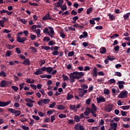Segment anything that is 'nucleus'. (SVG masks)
<instances>
[{
  "label": "nucleus",
  "mask_w": 130,
  "mask_h": 130,
  "mask_svg": "<svg viewBox=\"0 0 130 130\" xmlns=\"http://www.w3.org/2000/svg\"><path fill=\"white\" fill-rule=\"evenodd\" d=\"M95 29L98 30H102L103 29V27L102 26H96Z\"/></svg>",
  "instance_id": "obj_56"
},
{
  "label": "nucleus",
  "mask_w": 130,
  "mask_h": 130,
  "mask_svg": "<svg viewBox=\"0 0 130 130\" xmlns=\"http://www.w3.org/2000/svg\"><path fill=\"white\" fill-rule=\"evenodd\" d=\"M46 62V60L44 59H42L40 62V66H42L43 64H44Z\"/></svg>",
  "instance_id": "obj_28"
},
{
  "label": "nucleus",
  "mask_w": 130,
  "mask_h": 130,
  "mask_svg": "<svg viewBox=\"0 0 130 130\" xmlns=\"http://www.w3.org/2000/svg\"><path fill=\"white\" fill-rule=\"evenodd\" d=\"M90 112H91V111L90 108H85V112H84V115H86V116H88Z\"/></svg>",
  "instance_id": "obj_13"
},
{
  "label": "nucleus",
  "mask_w": 130,
  "mask_h": 130,
  "mask_svg": "<svg viewBox=\"0 0 130 130\" xmlns=\"http://www.w3.org/2000/svg\"><path fill=\"white\" fill-rule=\"evenodd\" d=\"M93 9L92 8H89L87 9V10H86V14L89 15L91 11H92Z\"/></svg>",
  "instance_id": "obj_35"
},
{
  "label": "nucleus",
  "mask_w": 130,
  "mask_h": 130,
  "mask_svg": "<svg viewBox=\"0 0 130 130\" xmlns=\"http://www.w3.org/2000/svg\"><path fill=\"white\" fill-rule=\"evenodd\" d=\"M90 68L89 66L84 67V71H90Z\"/></svg>",
  "instance_id": "obj_61"
},
{
  "label": "nucleus",
  "mask_w": 130,
  "mask_h": 130,
  "mask_svg": "<svg viewBox=\"0 0 130 130\" xmlns=\"http://www.w3.org/2000/svg\"><path fill=\"white\" fill-rule=\"evenodd\" d=\"M43 20H54L53 18L50 17V13H48L47 15H46L42 19Z\"/></svg>",
  "instance_id": "obj_11"
},
{
  "label": "nucleus",
  "mask_w": 130,
  "mask_h": 130,
  "mask_svg": "<svg viewBox=\"0 0 130 130\" xmlns=\"http://www.w3.org/2000/svg\"><path fill=\"white\" fill-rule=\"evenodd\" d=\"M2 76L3 77H6L7 76V75L5 72H4V71H2L0 73V77Z\"/></svg>",
  "instance_id": "obj_30"
},
{
  "label": "nucleus",
  "mask_w": 130,
  "mask_h": 130,
  "mask_svg": "<svg viewBox=\"0 0 130 130\" xmlns=\"http://www.w3.org/2000/svg\"><path fill=\"white\" fill-rule=\"evenodd\" d=\"M51 122H53L54 120H55V116L54 115H52L51 117Z\"/></svg>",
  "instance_id": "obj_63"
},
{
  "label": "nucleus",
  "mask_w": 130,
  "mask_h": 130,
  "mask_svg": "<svg viewBox=\"0 0 130 130\" xmlns=\"http://www.w3.org/2000/svg\"><path fill=\"white\" fill-rule=\"evenodd\" d=\"M127 112L121 111V114L122 116H127Z\"/></svg>",
  "instance_id": "obj_44"
},
{
  "label": "nucleus",
  "mask_w": 130,
  "mask_h": 130,
  "mask_svg": "<svg viewBox=\"0 0 130 130\" xmlns=\"http://www.w3.org/2000/svg\"><path fill=\"white\" fill-rule=\"evenodd\" d=\"M80 123H77V124L75 125L74 129L75 130H80Z\"/></svg>",
  "instance_id": "obj_29"
},
{
  "label": "nucleus",
  "mask_w": 130,
  "mask_h": 130,
  "mask_svg": "<svg viewBox=\"0 0 130 130\" xmlns=\"http://www.w3.org/2000/svg\"><path fill=\"white\" fill-rule=\"evenodd\" d=\"M62 77L64 81H68L69 80V78L68 77V76L63 75Z\"/></svg>",
  "instance_id": "obj_39"
},
{
  "label": "nucleus",
  "mask_w": 130,
  "mask_h": 130,
  "mask_svg": "<svg viewBox=\"0 0 130 130\" xmlns=\"http://www.w3.org/2000/svg\"><path fill=\"white\" fill-rule=\"evenodd\" d=\"M63 4V0H59V2L54 4L56 7L59 8Z\"/></svg>",
  "instance_id": "obj_12"
},
{
  "label": "nucleus",
  "mask_w": 130,
  "mask_h": 130,
  "mask_svg": "<svg viewBox=\"0 0 130 130\" xmlns=\"http://www.w3.org/2000/svg\"><path fill=\"white\" fill-rule=\"evenodd\" d=\"M64 108L65 107L62 105H59L57 106V109H59V110H63Z\"/></svg>",
  "instance_id": "obj_26"
},
{
  "label": "nucleus",
  "mask_w": 130,
  "mask_h": 130,
  "mask_svg": "<svg viewBox=\"0 0 130 130\" xmlns=\"http://www.w3.org/2000/svg\"><path fill=\"white\" fill-rule=\"evenodd\" d=\"M20 21L23 24H26L27 23V21H26L25 19H20Z\"/></svg>",
  "instance_id": "obj_64"
},
{
  "label": "nucleus",
  "mask_w": 130,
  "mask_h": 130,
  "mask_svg": "<svg viewBox=\"0 0 130 130\" xmlns=\"http://www.w3.org/2000/svg\"><path fill=\"white\" fill-rule=\"evenodd\" d=\"M48 28L50 30V31L49 32V36L51 38H53L54 37V29L51 26H49Z\"/></svg>",
  "instance_id": "obj_10"
},
{
  "label": "nucleus",
  "mask_w": 130,
  "mask_h": 130,
  "mask_svg": "<svg viewBox=\"0 0 130 130\" xmlns=\"http://www.w3.org/2000/svg\"><path fill=\"white\" fill-rule=\"evenodd\" d=\"M12 89H13L15 91H17L19 89V88L16 86H12Z\"/></svg>",
  "instance_id": "obj_54"
},
{
  "label": "nucleus",
  "mask_w": 130,
  "mask_h": 130,
  "mask_svg": "<svg viewBox=\"0 0 130 130\" xmlns=\"http://www.w3.org/2000/svg\"><path fill=\"white\" fill-rule=\"evenodd\" d=\"M41 48L42 49H44V50H49L51 48V47H49V46H42Z\"/></svg>",
  "instance_id": "obj_37"
},
{
  "label": "nucleus",
  "mask_w": 130,
  "mask_h": 130,
  "mask_svg": "<svg viewBox=\"0 0 130 130\" xmlns=\"http://www.w3.org/2000/svg\"><path fill=\"white\" fill-rule=\"evenodd\" d=\"M125 82L123 81H118V83H117V85H118V88L119 89H122L124 88V85L123 84H125Z\"/></svg>",
  "instance_id": "obj_9"
},
{
  "label": "nucleus",
  "mask_w": 130,
  "mask_h": 130,
  "mask_svg": "<svg viewBox=\"0 0 130 130\" xmlns=\"http://www.w3.org/2000/svg\"><path fill=\"white\" fill-rule=\"evenodd\" d=\"M39 91L40 92V93H41L42 95H43V96H45V95H46V93L45 92L44 90L43 89H40Z\"/></svg>",
  "instance_id": "obj_52"
},
{
  "label": "nucleus",
  "mask_w": 130,
  "mask_h": 130,
  "mask_svg": "<svg viewBox=\"0 0 130 130\" xmlns=\"http://www.w3.org/2000/svg\"><path fill=\"white\" fill-rule=\"evenodd\" d=\"M74 119L76 121V122H79L80 121V117L78 115H76L74 117Z\"/></svg>",
  "instance_id": "obj_23"
},
{
  "label": "nucleus",
  "mask_w": 130,
  "mask_h": 130,
  "mask_svg": "<svg viewBox=\"0 0 130 130\" xmlns=\"http://www.w3.org/2000/svg\"><path fill=\"white\" fill-rule=\"evenodd\" d=\"M127 97L128 92L126 90H122L118 95V98H121V99L127 98Z\"/></svg>",
  "instance_id": "obj_2"
},
{
  "label": "nucleus",
  "mask_w": 130,
  "mask_h": 130,
  "mask_svg": "<svg viewBox=\"0 0 130 130\" xmlns=\"http://www.w3.org/2000/svg\"><path fill=\"white\" fill-rule=\"evenodd\" d=\"M17 42L21 43H24L25 41L27 40V38L25 37H20V36L17 37Z\"/></svg>",
  "instance_id": "obj_5"
},
{
  "label": "nucleus",
  "mask_w": 130,
  "mask_h": 130,
  "mask_svg": "<svg viewBox=\"0 0 130 130\" xmlns=\"http://www.w3.org/2000/svg\"><path fill=\"white\" fill-rule=\"evenodd\" d=\"M82 25H80L79 24H77V28H79L80 29H82L84 27V25L83 24H81Z\"/></svg>",
  "instance_id": "obj_47"
},
{
  "label": "nucleus",
  "mask_w": 130,
  "mask_h": 130,
  "mask_svg": "<svg viewBox=\"0 0 130 130\" xmlns=\"http://www.w3.org/2000/svg\"><path fill=\"white\" fill-rule=\"evenodd\" d=\"M25 101H26V102H29V103H34L35 102L34 101H32L31 99L28 98L25 99Z\"/></svg>",
  "instance_id": "obj_38"
},
{
  "label": "nucleus",
  "mask_w": 130,
  "mask_h": 130,
  "mask_svg": "<svg viewBox=\"0 0 130 130\" xmlns=\"http://www.w3.org/2000/svg\"><path fill=\"white\" fill-rule=\"evenodd\" d=\"M55 105H56V103L54 102L52 104L50 105L49 108H54V107L55 106Z\"/></svg>",
  "instance_id": "obj_49"
},
{
  "label": "nucleus",
  "mask_w": 130,
  "mask_h": 130,
  "mask_svg": "<svg viewBox=\"0 0 130 130\" xmlns=\"http://www.w3.org/2000/svg\"><path fill=\"white\" fill-rule=\"evenodd\" d=\"M30 61L29 60V59L28 58H25L23 62H22V63L24 65H26V66H28L30 64Z\"/></svg>",
  "instance_id": "obj_14"
},
{
  "label": "nucleus",
  "mask_w": 130,
  "mask_h": 130,
  "mask_svg": "<svg viewBox=\"0 0 130 130\" xmlns=\"http://www.w3.org/2000/svg\"><path fill=\"white\" fill-rule=\"evenodd\" d=\"M30 37L32 40H35L36 39L37 36L34 35H31Z\"/></svg>",
  "instance_id": "obj_60"
},
{
  "label": "nucleus",
  "mask_w": 130,
  "mask_h": 130,
  "mask_svg": "<svg viewBox=\"0 0 130 130\" xmlns=\"http://www.w3.org/2000/svg\"><path fill=\"white\" fill-rule=\"evenodd\" d=\"M97 76H98L97 69L96 68H94V69L92 70V77H96Z\"/></svg>",
  "instance_id": "obj_18"
},
{
  "label": "nucleus",
  "mask_w": 130,
  "mask_h": 130,
  "mask_svg": "<svg viewBox=\"0 0 130 130\" xmlns=\"http://www.w3.org/2000/svg\"><path fill=\"white\" fill-rule=\"evenodd\" d=\"M91 107L92 108V109H93L94 111H96L97 108L96 107L94 103H92V104H91Z\"/></svg>",
  "instance_id": "obj_41"
},
{
  "label": "nucleus",
  "mask_w": 130,
  "mask_h": 130,
  "mask_svg": "<svg viewBox=\"0 0 130 130\" xmlns=\"http://www.w3.org/2000/svg\"><path fill=\"white\" fill-rule=\"evenodd\" d=\"M100 52L102 54H105L107 52L106 48L104 47H103L100 49Z\"/></svg>",
  "instance_id": "obj_17"
},
{
  "label": "nucleus",
  "mask_w": 130,
  "mask_h": 130,
  "mask_svg": "<svg viewBox=\"0 0 130 130\" xmlns=\"http://www.w3.org/2000/svg\"><path fill=\"white\" fill-rule=\"evenodd\" d=\"M75 53L74 51H71L68 53V56H73Z\"/></svg>",
  "instance_id": "obj_58"
},
{
  "label": "nucleus",
  "mask_w": 130,
  "mask_h": 130,
  "mask_svg": "<svg viewBox=\"0 0 130 130\" xmlns=\"http://www.w3.org/2000/svg\"><path fill=\"white\" fill-rule=\"evenodd\" d=\"M108 82H109L110 84H112V83H115L116 81L114 79H111L110 80H109V81H108Z\"/></svg>",
  "instance_id": "obj_33"
},
{
  "label": "nucleus",
  "mask_w": 130,
  "mask_h": 130,
  "mask_svg": "<svg viewBox=\"0 0 130 130\" xmlns=\"http://www.w3.org/2000/svg\"><path fill=\"white\" fill-rule=\"evenodd\" d=\"M113 108V105L112 104H109L106 106V111L107 112H111Z\"/></svg>",
  "instance_id": "obj_6"
},
{
  "label": "nucleus",
  "mask_w": 130,
  "mask_h": 130,
  "mask_svg": "<svg viewBox=\"0 0 130 130\" xmlns=\"http://www.w3.org/2000/svg\"><path fill=\"white\" fill-rule=\"evenodd\" d=\"M79 96L80 97H83L84 96V93H83V89L82 88H79Z\"/></svg>",
  "instance_id": "obj_20"
},
{
  "label": "nucleus",
  "mask_w": 130,
  "mask_h": 130,
  "mask_svg": "<svg viewBox=\"0 0 130 130\" xmlns=\"http://www.w3.org/2000/svg\"><path fill=\"white\" fill-rule=\"evenodd\" d=\"M72 98H74V96L72 94H68L67 97V100H71V99H72Z\"/></svg>",
  "instance_id": "obj_32"
},
{
  "label": "nucleus",
  "mask_w": 130,
  "mask_h": 130,
  "mask_svg": "<svg viewBox=\"0 0 130 130\" xmlns=\"http://www.w3.org/2000/svg\"><path fill=\"white\" fill-rule=\"evenodd\" d=\"M78 13L76 12L75 10H73L71 12V15L73 16H76L77 15Z\"/></svg>",
  "instance_id": "obj_55"
},
{
  "label": "nucleus",
  "mask_w": 130,
  "mask_h": 130,
  "mask_svg": "<svg viewBox=\"0 0 130 130\" xmlns=\"http://www.w3.org/2000/svg\"><path fill=\"white\" fill-rule=\"evenodd\" d=\"M129 15H130V13H127L126 14L123 15L124 20H127V19L129 18Z\"/></svg>",
  "instance_id": "obj_24"
},
{
  "label": "nucleus",
  "mask_w": 130,
  "mask_h": 130,
  "mask_svg": "<svg viewBox=\"0 0 130 130\" xmlns=\"http://www.w3.org/2000/svg\"><path fill=\"white\" fill-rule=\"evenodd\" d=\"M61 10L65 11L67 10V6L66 4L62 5L60 6Z\"/></svg>",
  "instance_id": "obj_21"
},
{
  "label": "nucleus",
  "mask_w": 130,
  "mask_h": 130,
  "mask_svg": "<svg viewBox=\"0 0 130 130\" xmlns=\"http://www.w3.org/2000/svg\"><path fill=\"white\" fill-rule=\"evenodd\" d=\"M110 126L114 129V130H117L118 124L117 123H110Z\"/></svg>",
  "instance_id": "obj_15"
},
{
  "label": "nucleus",
  "mask_w": 130,
  "mask_h": 130,
  "mask_svg": "<svg viewBox=\"0 0 130 130\" xmlns=\"http://www.w3.org/2000/svg\"><path fill=\"white\" fill-rule=\"evenodd\" d=\"M12 82L7 81L6 80H2L0 83V86L1 87H5L6 86H8L10 84H11Z\"/></svg>",
  "instance_id": "obj_4"
},
{
  "label": "nucleus",
  "mask_w": 130,
  "mask_h": 130,
  "mask_svg": "<svg viewBox=\"0 0 130 130\" xmlns=\"http://www.w3.org/2000/svg\"><path fill=\"white\" fill-rule=\"evenodd\" d=\"M84 75L83 72H74L70 74L69 80L71 83H73L75 82V79H79Z\"/></svg>",
  "instance_id": "obj_1"
},
{
  "label": "nucleus",
  "mask_w": 130,
  "mask_h": 130,
  "mask_svg": "<svg viewBox=\"0 0 130 130\" xmlns=\"http://www.w3.org/2000/svg\"><path fill=\"white\" fill-rule=\"evenodd\" d=\"M122 109H123V110H126L127 109H129V108H130V106H123L121 107Z\"/></svg>",
  "instance_id": "obj_36"
},
{
  "label": "nucleus",
  "mask_w": 130,
  "mask_h": 130,
  "mask_svg": "<svg viewBox=\"0 0 130 130\" xmlns=\"http://www.w3.org/2000/svg\"><path fill=\"white\" fill-rule=\"evenodd\" d=\"M8 111H10L11 113L15 114V116H19L21 113L20 110H16L12 108H9Z\"/></svg>",
  "instance_id": "obj_3"
},
{
  "label": "nucleus",
  "mask_w": 130,
  "mask_h": 130,
  "mask_svg": "<svg viewBox=\"0 0 130 130\" xmlns=\"http://www.w3.org/2000/svg\"><path fill=\"white\" fill-rule=\"evenodd\" d=\"M25 83H22V84H19V87H20V90H21L23 88V86L24 85Z\"/></svg>",
  "instance_id": "obj_59"
},
{
  "label": "nucleus",
  "mask_w": 130,
  "mask_h": 130,
  "mask_svg": "<svg viewBox=\"0 0 130 130\" xmlns=\"http://www.w3.org/2000/svg\"><path fill=\"white\" fill-rule=\"evenodd\" d=\"M104 94H105L106 95H109L110 90L108 89H105V90H104Z\"/></svg>",
  "instance_id": "obj_27"
},
{
  "label": "nucleus",
  "mask_w": 130,
  "mask_h": 130,
  "mask_svg": "<svg viewBox=\"0 0 130 130\" xmlns=\"http://www.w3.org/2000/svg\"><path fill=\"white\" fill-rule=\"evenodd\" d=\"M59 118H66L67 116L65 114H61L59 115Z\"/></svg>",
  "instance_id": "obj_50"
},
{
  "label": "nucleus",
  "mask_w": 130,
  "mask_h": 130,
  "mask_svg": "<svg viewBox=\"0 0 130 130\" xmlns=\"http://www.w3.org/2000/svg\"><path fill=\"white\" fill-rule=\"evenodd\" d=\"M20 127L22 128L23 130H29V127L25 125L20 126Z\"/></svg>",
  "instance_id": "obj_34"
},
{
  "label": "nucleus",
  "mask_w": 130,
  "mask_h": 130,
  "mask_svg": "<svg viewBox=\"0 0 130 130\" xmlns=\"http://www.w3.org/2000/svg\"><path fill=\"white\" fill-rule=\"evenodd\" d=\"M54 112H55V110H51L48 111L47 112V114H48V115H51V114H53Z\"/></svg>",
  "instance_id": "obj_25"
},
{
  "label": "nucleus",
  "mask_w": 130,
  "mask_h": 130,
  "mask_svg": "<svg viewBox=\"0 0 130 130\" xmlns=\"http://www.w3.org/2000/svg\"><path fill=\"white\" fill-rule=\"evenodd\" d=\"M44 100V104H48L50 101V100L49 99H45Z\"/></svg>",
  "instance_id": "obj_43"
},
{
  "label": "nucleus",
  "mask_w": 130,
  "mask_h": 130,
  "mask_svg": "<svg viewBox=\"0 0 130 130\" xmlns=\"http://www.w3.org/2000/svg\"><path fill=\"white\" fill-rule=\"evenodd\" d=\"M59 52L58 51H54L52 54L53 56L58 55L59 54Z\"/></svg>",
  "instance_id": "obj_57"
},
{
  "label": "nucleus",
  "mask_w": 130,
  "mask_h": 130,
  "mask_svg": "<svg viewBox=\"0 0 130 130\" xmlns=\"http://www.w3.org/2000/svg\"><path fill=\"white\" fill-rule=\"evenodd\" d=\"M43 72L41 70V69H38L36 72H35L34 74L35 75H39L41 74H43Z\"/></svg>",
  "instance_id": "obj_19"
},
{
  "label": "nucleus",
  "mask_w": 130,
  "mask_h": 130,
  "mask_svg": "<svg viewBox=\"0 0 130 130\" xmlns=\"http://www.w3.org/2000/svg\"><path fill=\"white\" fill-rule=\"evenodd\" d=\"M50 40H51L50 38L48 37H45L43 39V41L45 42H48L50 41Z\"/></svg>",
  "instance_id": "obj_42"
},
{
  "label": "nucleus",
  "mask_w": 130,
  "mask_h": 130,
  "mask_svg": "<svg viewBox=\"0 0 130 130\" xmlns=\"http://www.w3.org/2000/svg\"><path fill=\"white\" fill-rule=\"evenodd\" d=\"M55 44V42H54L53 40L50 41L49 43H48V45L49 46H53Z\"/></svg>",
  "instance_id": "obj_45"
},
{
  "label": "nucleus",
  "mask_w": 130,
  "mask_h": 130,
  "mask_svg": "<svg viewBox=\"0 0 130 130\" xmlns=\"http://www.w3.org/2000/svg\"><path fill=\"white\" fill-rule=\"evenodd\" d=\"M48 28H45L43 32L44 34H46L47 35H48V36H49V34H50V32H49L48 31Z\"/></svg>",
  "instance_id": "obj_31"
},
{
  "label": "nucleus",
  "mask_w": 130,
  "mask_h": 130,
  "mask_svg": "<svg viewBox=\"0 0 130 130\" xmlns=\"http://www.w3.org/2000/svg\"><path fill=\"white\" fill-rule=\"evenodd\" d=\"M29 49L31 51V52L32 53H36L38 52L37 49L32 46L30 47L29 48Z\"/></svg>",
  "instance_id": "obj_22"
},
{
  "label": "nucleus",
  "mask_w": 130,
  "mask_h": 130,
  "mask_svg": "<svg viewBox=\"0 0 130 130\" xmlns=\"http://www.w3.org/2000/svg\"><path fill=\"white\" fill-rule=\"evenodd\" d=\"M106 100L105 98L103 96H100L99 98H96V102L98 103H101V102H106Z\"/></svg>",
  "instance_id": "obj_8"
},
{
  "label": "nucleus",
  "mask_w": 130,
  "mask_h": 130,
  "mask_svg": "<svg viewBox=\"0 0 130 130\" xmlns=\"http://www.w3.org/2000/svg\"><path fill=\"white\" fill-rule=\"evenodd\" d=\"M119 36L118 34H114L113 35V36H110V38H111V39H113L114 38H117Z\"/></svg>",
  "instance_id": "obj_46"
},
{
  "label": "nucleus",
  "mask_w": 130,
  "mask_h": 130,
  "mask_svg": "<svg viewBox=\"0 0 130 130\" xmlns=\"http://www.w3.org/2000/svg\"><path fill=\"white\" fill-rule=\"evenodd\" d=\"M53 71V68L52 67H47V72L50 73Z\"/></svg>",
  "instance_id": "obj_40"
},
{
  "label": "nucleus",
  "mask_w": 130,
  "mask_h": 130,
  "mask_svg": "<svg viewBox=\"0 0 130 130\" xmlns=\"http://www.w3.org/2000/svg\"><path fill=\"white\" fill-rule=\"evenodd\" d=\"M60 36L62 38H63V39H64L65 37H66V34H64L63 32H60Z\"/></svg>",
  "instance_id": "obj_62"
},
{
  "label": "nucleus",
  "mask_w": 130,
  "mask_h": 130,
  "mask_svg": "<svg viewBox=\"0 0 130 130\" xmlns=\"http://www.w3.org/2000/svg\"><path fill=\"white\" fill-rule=\"evenodd\" d=\"M11 53H12L11 51L9 50L6 52V56L9 57L11 55Z\"/></svg>",
  "instance_id": "obj_51"
},
{
  "label": "nucleus",
  "mask_w": 130,
  "mask_h": 130,
  "mask_svg": "<svg viewBox=\"0 0 130 130\" xmlns=\"http://www.w3.org/2000/svg\"><path fill=\"white\" fill-rule=\"evenodd\" d=\"M32 118H34L36 120H40V117L38 116L32 115Z\"/></svg>",
  "instance_id": "obj_53"
},
{
  "label": "nucleus",
  "mask_w": 130,
  "mask_h": 130,
  "mask_svg": "<svg viewBox=\"0 0 130 130\" xmlns=\"http://www.w3.org/2000/svg\"><path fill=\"white\" fill-rule=\"evenodd\" d=\"M108 16L109 17V18H110V20H111V21H112L115 20L116 17L114 16L113 15H112L111 13L108 14Z\"/></svg>",
  "instance_id": "obj_16"
},
{
  "label": "nucleus",
  "mask_w": 130,
  "mask_h": 130,
  "mask_svg": "<svg viewBox=\"0 0 130 130\" xmlns=\"http://www.w3.org/2000/svg\"><path fill=\"white\" fill-rule=\"evenodd\" d=\"M11 103V101H9L8 102H1L0 101V107H5V106H7L9 104Z\"/></svg>",
  "instance_id": "obj_7"
},
{
  "label": "nucleus",
  "mask_w": 130,
  "mask_h": 130,
  "mask_svg": "<svg viewBox=\"0 0 130 130\" xmlns=\"http://www.w3.org/2000/svg\"><path fill=\"white\" fill-rule=\"evenodd\" d=\"M122 120L123 121H130V118L123 117Z\"/></svg>",
  "instance_id": "obj_48"
}]
</instances>
